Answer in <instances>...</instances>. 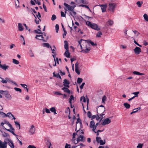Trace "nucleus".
Here are the masks:
<instances>
[{
  "label": "nucleus",
  "mask_w": 148,
  "mask_h": 148,
  "mask_svg": "<svg viewBox=\"0 0 148 148\" xmlns=\"http://www.w3.org/2000/svg\"><path fill=\"white\" fill-rule=\"evenodd\" d=\"M79 45L80 46L82 50L80 52L88 53L90 50V47H89V44H90L92 46H96L97 44L96 43H94L91 40H85L81 39L78 41Z\"/></svg>",
  "instance_id": "obj_1"
},
{
  "label": "nucleus",
  "mask_w": 148,
  "mask_h": 148,
  "mask_svg": "<svg viewBox=\"0 0 148 148\" xmlns=\"http://www.w3.org/2000/svg\"><path fill=\"white\" fill-rule=\"evenodd\" d=\"M86 23L87 26L94 29L97 30H99L100 29L98 27V25L95 23H92L88 21H86Z\"/></svg>",
  "instance_id": "obj_2"
},
{
  "label": "nucleus",
  "mask_w": 148,
  "mask_h": 148,
  "mask_svg": "<svg viewBox=\"0 0 148 148\" xmlns=\"http://www.w3.org/2000/svg\"><path fill=\"white\" fill-rule=\"evenodd\" d=\"M108 10L111 12H113L115 10L116 4L115 3H110L108 4Z\"/></svg>",
  "instance_id": "obj_3"
},
{
  "label": "nucleus",
  "mask_w": 148,
  "mask_h": 148,
  "mask_svg": "<svg viewBox=\"0 0 148 148\" xmlns=\"http://www.w3.org/2000/svg\"><path fill=\"white\" fill-rule=\"evenodd\" d=\"M36 130V128L33 125H32L29 128L28 132L30 135H33L34 134Z\"/></svg>",
  "instance_id": "obj_4"
},
{
  "label": "nucleus",
  "mask_w": 148,
  "mask_h": 148,
  "mask_svg": "<svg viewBox=\"0 0 148 148\" xmlns=\"http://www.w3.org/2000/svg\"><path fill=\"white\" fill-rule=\"evenodd\" d=\"M32 14L35 18V21L36 23V24H39V22L41 21V20L40 18L41 17L40 13L38 12L36 14H34L33 13Z\"/></svg>",
  "instance_id": "obj_5"
},
{
  "label": "nucleus",
  "mask_w": 148,
  "mask_h": 148,
  "mask_svg": "<svg viewBox=\"0 0 148 148\" xmlns=\"http://www.w3.org/2000/svg\"><path fill=\"white\" fill-rule=\"evenodd\" d=\"M96 140L97 143H99L101 145H103L106 143L105 140H104L103 141L100 137L97 136Z\"/></svg>",
  "instance_id": "obj_6"
},
{
  "label": "nucleus",
  "mask_w": 148,
  "mask_h": 148,
  "mask_svg": "<svg viewBox=\"0 0 148 148\" xmlns=\"http://www.w3.org/2000/svg\"><path fill=\"white\" fill-rule=\"evenodd\" d=\"M111 121L109 118H107L103 120L101 122V124L103 125H105L110 123Z\"/></svg>",
  "instance_id": "obj_7"
},
{
  "label": "nucleus",
  "mask_w": 148,
  "mask_h": 148,
  "mask_svg": "<svg viewBox=\"0 0 148 148\" xmlns=\"http://www.w3.org/2000/svg\"><path fill=\"white\" fill-rule=\"evenodd\" d=\"M7 143L9 146L11 148H14V146L13 141L11 140L10 138H8L7 140Z\"/></svg>",
  "instance_id": "obj_8"
},
{
  "label": "nucleus",
  "mask_w": 148,
  "mask_h": 148,
  "mask_svg": "<svg viewBox=\"0 0 148 148\" xmlns=\"http://www.w3.org/2000/svg\"><path fill=\"white\" fill-rule=\"evenodd\" d=\"M44 37L43 36V35L42 34L36 35L35 37V38L38 40H42L44 42H46V40L45 39Z\"/></svg>",
  "instance_id": "obj_9"
},
{
  "label": "nucleus",
  "mask_w": 148,
  "mask_h": 148,
  "mask_svg": "<svg viewBox=\"0 0 148 148\" xmlns=\"http://www.w3.org/2000/svg\"><path fill=\"white\" fill-rule=\"evenodd\" d=\"M64 6L67 8L69 12L73 10H74L75 7L69 5L66 3H64Z\"/></svg>",
  "instance_id": "obj_10"
},
{
  "label": "nucleus",
  "mask_w": 148,
  "mask_h": 148,
  "mask_svg": "<svg viewBox=\"0 0 148 148\" xmlns=\"http://www.w3.org/2000/svg\"><path fill=\"white\" fill-rule=\"evenodd\" d=\"M1 61L0 60V68L4 71H6L9 68L8 66L6 65L5 64H1Z\"/></svg>",
  "instance_id": "obj_11"
},
{
  "label": "nucleus",
  "mask_w": 148,
  "mask_h": 148,
  "mask_svg": "<svg viewBox=\"0 0 148 148\" xmlns=\"http://www.w3.org/2000/svg\"><path fill=\"white\" fill-rule=\"evenodd\" d=\"M7 142H3L0 140V148H7Z\"/></svg>",
  "instance_id": "obj_12"
},
{
  "label": "nucleus",
  "mask_w": 148,
  "mask_h": 148,
  "mask_svg": "<svg viewBox=\"0 0 148 148\" xmlns=\"http://www.w3.org/2000/svg\"><path fill=\"white\" fill-rule=\"evenodd\" d=\"M95 123L94 121H90V128H92V130L93 132H95V130L96 129V127H95Z\"/></svg>",
  "instance_id": "obj_13"
},
{
  "label": "nucleus",
  "mask_w": 148,
  "mask_h": 148,
  "mask_svg": "<svg viewBox=\"0 0 148 148\" xmlns=\"http://www.w3.org/2000/svg\"><path fill=\"white\" fill-rule=\"evenodd\" d=\"M76 128L79 125V129H80L82 128V122L81 121V120L79 118H78L77 119V122H76Z\"/></svg>",
  "instance_id": "obj_14"
},
{
  "label": "nucleus",
  "mask_w": 148,
  "mask_h": 148,
  "mask_svg": "<svg viewBox=\"0 0 148 148\" xmlns=\"http://www.w3.org/2000/svg\"><path fill=\"white\" fill-rule=\"evenodd\" d=\"M134 51L136 54H138L141 52V49L139 47H136L134 49Z\"/></svg>",
  "instance_id": "obj_15"
},
{
  "label": "nucleus",
  "mask_w": 148,
  "mask_h": 148,
  "mask_svg": "<svg viewBox=\"0 0 148 148\" xmlns=\"http://www.w3.org/2000/svg\"><path fill=\"white\" fill-rule=\"evenodd\" d=\"M6 117H8L9 118H11L12 119L15 120L16 118L14 117V115H13L11 112H9L6 114Z\"/></svg>",
  "instance_id": "obj_16"
},
{
  "label": "nucleus",
  "mask_w": 148,
  "mask_h": 148,
  "mask_svg": "<svg viewBox=\"0 0 148 148\" xmlns=\"http://www.w3.org/2000/svg\"><path fill=\"white\" fill-rule=\"evenodd\" d=\"M77 142L76 143H75V144H76L79 141H84V136L82 135H80L79 137H78L77 139Z\"/></svg>",
  "instance_id": "obj_17"
},
{
  "label": "nucleus",
  "mask_w": 148,
  "mask_h": 148,
  "mask_svg": "<svg viewBox=\"0 0 148 148\" xmlns=\"http://www.w3.org/2000/svg\"><path fill=\"white\" fill-rule=\"evenodd\" d=\"M63 84L64 86L67 88L69 87V82L66 79H64L63 81Z\"/></svg>",
  "instance_id": "obj_18"
},
{
  "label": "nucleus",
  "mask_w": 148,
  "mask_h": 148,
  "mask_svg": "<svg viewBox=\"0 0 148 148\" xmlns=\"http://www.w3.org/2000/svg\"><path fill=\"white\" fill-rule=\"evenodd\" d=\"M76 2L78 3H83L84 4L88 3V0H75Z\"/></svg>",
  "instance_id": "obj_19"
},
{
  "label": "nucleus",
  "mask_w": 148,
  "mask_h": 148,
  "mask_svg": "<svg viewBox=\"0 0 148 148\" xmlns=\"http://www.w3.org/2000/svg\"><path fill=\"white\" fill-rule=\"evenodd\" d=\"M0 79H1V82L3 84H6L8 82L10 81V79L7 77L6 78L5 80L1 77H0Z\"/></svg>",
  "instance_id": "obj_20"
},
{
  "label": "nucleus",
  "mask_w": 148,
  "mask_h": 148,
  "mask_svg": "<svg viewBox=\"0 0 148 148\" xmlns=\"http://www.w3.org/2000/svg\"><path fill=\"white\" fill-rule=\"evenodd\" d=\"M99 6L101 7L102 12H104L106 11V9L107 6L106 5H101Z\"/></svg>",
  "instance_id": "obj_21"
},
{
  "label": "nucleus",
  "mask_w": 148,
  "mask_h": 148,
  "mask_svg": "<svg viewBox=\"0 0 148 148\" xmlns=\"http://www.w3.org/2000/svg\"><path fill=\"white\" fill-rule=\"evenodd\" d=\"M4 122H5V124L7 125L10 127V129L13 130H14V129L12 127V125L9 122L5 120L4 121Z\"/></svg>",
  "instance_id": "obj_22"
},
{
  "label": "nucleus",
  "mask_w": 148,
  "mask_h": 148,
  "mask_svg": "<svg viewBox=\"0 0 148 148\" xmlns=\"http://www.w3.org/2000/svg\"><path fill=\"white\" fill-rule=\"evenodd\" d=\"M62 89L64 90V91L65 92L68 93H70V92L69 90L68 89V88L64 86V87L62 88Z\"/></svg>",
  "instance_id": "obj_23"
},
{
  "label": "nucleus",
  "mask_w": 148,
  "mask_h": 148,
  "mask_svg": "<svg viewBox=\"0 0 148 148\" xmlns=\"http://www.w3.org/2000/svg\"><path fill=\"white\" fill-rule=\"evenodd\" d=\"M64 56L67 58H69L70 57V53L69 51V50H66V51L64 53Z\"/></svg>",
  "instance_id": "obj_24"
},
{
  "label": "nucleus",
  "mask_w": 148,
  "mask_h": 148,
  "mask_svg": "<svg viewBox=\"0 0 148 148\" xmlns=\"http://www.w3.org/2000/svg\"><path fill=\"white\" fill-rule=\"evenodd\" d=\"M18 29L19 31H22L23 29L22 24L21 23H18Z\"/></svg>",
  "instance_id": "obj_25"
},
{
  "label": "nucleus",
  "mask_w": 148,
  "mask_h": 148,
  "mask_svg": "<svg viewBox=\"0 0 148 148\" xmlns=\"http://www.w3.org/2000/svg\"><path fill=\"white\" fill-rule=\"evenodd\" d=\"M107 24L108 26H111L113 24V21L111 20H109L107 22Z\"/></svg>",
  "instance_id": "obj_26"
},
{
  "label": "nucleus",
  "mask_w": 148,
  "mask_h": 148,
  "mask_svg": "<svg viewBox=\"0 0 148 148\" xmlns=\"http://www.w3.org/2000/svg\"><path fill=\"white\" fill-rule=\"evenodd\" d=\"M64 48L66 49V50H68L69 49V47H68V42L66 40H65L64 41Z\"/></svg>",
  "instance_id": "obj_27"
},
{
  "label": "nucleus",
  "mask_w": 148,
  "mask_h": 148,
  "mask_svg": "<svg viewBox=\"0 0 148 148\" xmlns=\"http://www.w3.org/2000/svg\"><path fill=\"white\" fill-rule=\"evenodd\" d=\"M5 97L7 99H9L10 100L12 98L10 94L9 93L8 91L5 95Z\"/></svg>",
  "instance_id": "obj_28"
},
{
  "label": "nucleus",
  "mask_w": 148,
  "mask_h": 148,
  "mask_svg": "<svg viewBox=\"0 0 148 148\" xmlns=\"http://www.w3.org/2000/svg\"><path fill=\"white\" fill-rule=\"evenodd\" d=\"M50 111L52 112L54 114H57L56 112V110L55 108L53 107L51 108L50 109Z\"/></svg>",
  "instance_id": "obj_29"
},
{
  "label": "nucleus",
  "mask_w": 148,
  "mask_h": 148,
  "mask_svg": "<svg viewBox=\"0 0 148 148\" xmlns=\"http://www.w3.org/2000/svg\"><path fill=\"white\" fill-rule=\"evenodd\" d=\"M42 45L44 47H46L47 48H49L50 47L49 44L47 43H44L42 44Z\"/></svg>",
  "instance_id": "obj_30"
},
{
  "label": "nucleus",
  "mask_w": 148,
  "mask_h": 148,
  "mask_svg": "<svg viewBox=\"0 0 148 148\" xmlns=\"http://www.w3.org/2000/svg\"><path fill=\"white\" fill-rule=\"evenodd\" d=\"M143 17L145 21H148V16L146 14H145L143 15Z\"/></svg>",
  "instance_id": "obj_31"
},
{
  "label": "nucleus",
  "mask_w": 148,
  "mask_h": 148,
  "mask_svg": "<svg viewBox=\"0 0 148 148\" xmlns=\"http://www.w3.org/2000/svg\"><path fill=\"white\" fill-rule=\"evenodd\" d=\"M8 91L7 90H0V93L1 94L5 95V94L8 92Z\"/></svg>",
  "instance_id": "obj_32"
},
{
  "label": "nucleus",
  "mask_w": 148,
  "mask_h": 148,
  "mask_svg": "<svg viewBox=\"0 0 148 148\" xmlns=\"http://www.w3.org/2000/svg\"><path fill=\"white\" fill-rule=\"evenodd\" d=\"M0 116L2 117H6V114L2 112H0Z\"/></svg>",
  "instance_id": "obj_33"
},
{
  "label": "nucleus",
  "mask_w": 148,
  "mask_h": 148,
  "mask_svg": "<svg viewBox=\"0 0 148 148\" xmlns=\"http://www.w3.org/2000/svg\"><path fill=\"white\" fill-rule=\"evenodd\" d=\"M29 55L31 57H34V54L31 49L29 50Z\"/></svg>",
  "instance_id": "obj_34"
},
{
  "label": "nucleus",
  "mask_w": 148,
  "mask_h": 148,
  "mask_svg": "<svg viewBox=\"0 0 148 148\" xmlns=\"http://www.w3.org/2000/svg\"><path fill=\"white\" fill-rule=\"evenodd\" d=\"M14 123L16 127L17 128H18V129L20 130V124L18 122L16 121H14Z\"/></svg>",
  "instance_id": "obj_35"
},
{
  "label": "nucleus",
  "mask_w": 148,
  "mask_h": 148,
  "mask_svg": "<svg viewBox=\"0 0 148 148\" xmlns=\"http://www.w3.org/2000/svg\"><path fill=\"white\" fill-rule=\"evenodd\" d=\"M123 105L127 109L129 108L130 107V105L127 103H125L123 104Z\"/></svg>",
  "instance_id": "obj_36"
},
{
  "label": "nucleus",
  "mask_w": 148,
  "mask_h": 148,
  "mask_svg": "<svg viewBox=\"0 0 148 148\" xmlns=\"http://www.w3.org/2000/svg\"><path fill=\"white\" fill-rule=\"evenodd\" d=\"M143 3V2L142 1H138L136 3V4L139 8H140L141 6Z\"/></svg>",
  "instance_id": "obj_37"
},
{
  "label": "nucleus",
  "mask_w": 148,
  "mask_h": 148,
  "mask_svg": "<svg viewBox=\"0 0 148 148\" xmlns=\"http://www.w3.org/2000/svg\"><path fill=\"white\" fill-rule=\"evenodd\" d=\"M80 101H82L84 103L86 101V98H85V97L84 96L80 98Z\"/></svg>",
  "instance_id": "obj_38"
},
{
  "label": "nucleus",
  "mask_w": 148,
  "mask_h": 148,
  "mask_svg": "<svg viewBox=\"0 0 148 148\" xmlns=\"http://www.w3.org/2000/svg\"><path fill=\"white\" fill-rule=\"evenodd\" d=\"M69 12L70 14L73 16H75L76 14V12H74L73 10L70 11Z\"/></svg>",
  "instance_id": "obj_39"
},
{
  "label": "nucleus",
  "mask_w": 148,
  "mask_h": 148,
  "mask_svg": "<svg viewBox=\"0 0 148 148\" xmlns=\"http://www.w3.org/2000/svg\"><path fill=\"white\" fill-rule=\"evenodd\" d=\"M34 32L38 34H41L42 33L41 30L40 29H38V30H35L34 31Z\"/></svg>",
  "instance_id": "obj_40"
},
{
  "label": "nucleus",
  "mask_w": 148,
  "mask_h": 148,
  "mask_svg": "<svg viewBox=\"0 0 148 148\" xmlns=\"http://www.w3.org/2000/svg\"><path fill=\"white\" fill-rule=\"evenodd\" d=\"M106 97L105 95L103 96L102 98V103H104L105 101H106Z\"/></svg>",
  "instance_id": "obj_41"
},
{
  "label": "nucleus",
  "mask_w": 148,
  "mask_h": 148,
  "mask_svg": "<svg viewBox=\"0 0 148 148\" xmlns=\"http://www.w3.org/2000/svg\"><path fill=\"white\" fill-rule=\"evenodd\" d=\"M12 62L13 63L16 64H18L19 63L18 60L14 59H12Z\"/></svg>",
  "instance_id": "obj_42"
},
{
  "label": "nucleus",
  "mask_w": 148,
  "mask_h": 148,
  "mask_svg": "<svg viewBox=\"0 0 148 148\" xmlns=\"http://www.w3.org/2000/svg\"><path fill=\"white\" fill-rule=\"evenodd\" d=\"M83 79L81 78L78 77L77 79V82L78 84L81 83Z\"/></svg>",
  "instance_id": "obj_43"
},
{
  "label": "nucleus",
  "mask_w": 148,
  "mask_h": 148,
  "mask_svg": "<svg viewBox=\"0 0 148 148\" xmlns=\"http://www.w3.org/2000/svg\"><path fill=\"white\" fill-rule=\"evenodd\" d=\"M53 74L54 76L56 77L57 78H59L60 79H61V77L59 73L55 74L54 73H53Z\"/></svg>",
  "instance_id": "obj_44"
},
{
  "label": "nucleus",
  "mask_w": 148,
  "mask_h": 148,
  "mask_svg": "<svg viewBox=\"0 0 148 148\" xmlns=\"http://www.w3.org/2000/svg\"><path fill=\"white\" fill-rule=\"evenodd\" d=\"M74 100V97L72 95H71L70 96V97L69 99V102L71 104V101L72 100Z\"/></svg>",
  "instance_id": "obj_45"
},
{
  "label": "nucleus",
  "mask_w": 148,
  "mask_h": 148,
  "mask_svg": "<svg viewBox=\"0 0 148 148\" xmlns=\"http://www.w3.org/2000/svg\"><path fill=\"white\" fill-rule=\"evenodd\" d=\"M55 28L56 32L58 33V30L59 28V26L58 24H56L55 26Z\"/></svg>",
  "instance_id": "obj_46"
},
{
  "label": "nucleus",
  "mask_w": 148,
  "mask_h": 148,
  "mask_svg": "<svg viewBox=\"0 0 148 148\" xmlns=\"http://www.w3.org/2000/svg\"><path fill=\"white\" fill-rule=\"evenodd\" d=\"M59 61H60V62H61V59H59V60H58V58H56V59H54L55 62H56V63L57 62L58 64H59Z\"/></svg>",
  "instance_id": "obj_47"
},
{
  "label": "nucleus",
  "mask_w": 148,
  "mask_h": 148,
  "mask_svg": "<svg viewBox=\"0 0 148 148\" xmlns=\"http://www.w3.org/2000/svg\"><path fill=\"white\" fill-rule=\"evenodd\" d=\"M79 68H75V72L77 73V74L78 75H79L80 74V71L79 69Z\"/></svg>",
  "instance_id": "obj_48"
},
{
  "label": "nucleus",
  "mask_w": 148,
  "mask_h": 148,
  "mask_svg": "<svg viewBox=\"0 0 148 148\" xmlns=\"http://www.w3.org/2000/svg\"><path fill=\"white\" fill-rule=\"evenodd\" d=\"M14 89L16 91H18L20 92H22L20 88H18L15 87V88H14Z\"/></svg>",
  "instance_id": "obj_49"
},
{
  "label": "nucleus",
  "mask_w": 148,
  "mask_h": 148,
  "mask_svg": "<svg viewBox=\"0 0 148 148\" xmlns=\"http://www.w3.org/2000/svg\"><path fill=\"white\" fill-rule=\"evenodd\" d=\"M56 16L54 14H53L52 16V17L51 18V20L52 21H54L55 20H56Z\"/></svg>",
  "instance_id": "obj_50"
},
{
  "label": "nucleus",
  "mask_w": 148,
  "mask_h": 148,
  "mask_svg": "<svg viewBox=\"0 0 148 148\" xmlns=\"http://www.w3.org/2000/svg\"><path fill=\"white\" fill-rule=\"evenodd\" d=\"M139 93V92H134L132 93V94H134L135 95V96L134 97H138V95Z\"/></svg>",
  "instance_id": "obj_51"
},
{
  "label": "nucleus",
  "mask_w": 148,
  "mask_h": 148,
  "mask_svg": "<svg viewBox=\"0 0 148 148\" xmlns=\"http://www.w3.org/2000/svg\"><path fill=\"white\" fill-rule=\"evenodd\" d=\"M53 93L54 94H55L56 95H63V94H62L59 92H57V91L54 92H53Z\"/></svg>",
  "instance_id": "obj_52"
},
{
  "label": "nucleus",
  "mask_w": 148,
  "mask_h": 148,
  "mask_svg": "<svg viewBox=\"0 0 148 148\" xmlns=\"http://www.w3.org/2000/svg\"><path fill=\"white\" fill-rule=\"evenodd\" d=\"M102 35V33L101 32H99L97 34L96 36L98 37H100Z\"/></svg>",
  "instance_id": "obj_53"
},
{
  "label": "nucleus",
  "mask_w": 148,
  "mask_h": 148,
  "mask_svg": "<svg viewBox=\"0 0 148 148\" xmlns=\"http://www.w3.org/2000/svg\"><path fill=\"white\" fill-rule=\"evenodd\" d=\"M41 34H42V35H43V36L44 37H46V39L45 40H46V41L47 40L48 38V37L47 36H46V34L44 33V32H43V33H42H42H41Z\"/></svg>",
  "instance_id": "obj_54"
},
{
  "label": "nucleus",
  "mask_w": 148,
  "mask_h": 148,
  "mask_svg": "<svg viewBox=\"0 0 148 148\" xmlns=\"http://www.w3.org/2000/svg\"><path fill=\"white\" fill-rule=\"evenodd\" d=\"M80 5V6L82 7H85V8H86L88 9H89V10H90L89 7H88V5H83V4H81V5Z\"/></svg>",
  "instance_id": "obj_55"
},
{
  "label": "nucleus",
  "mask_w": 148,
  "mask_h": 148,
  "mask_svg": "<svg viewBox=\"0 0 148 148\" xmlns=\"http://www.w3.org/2000/svg\"><path fill=\"white\" fill-rule=\"evenodd\" d=\"M87 115H88V116L89 118H91L92 115H91V114L90 112V111L88 112V113H87Z\"/></svg>",
  "instance_id": "obj_56"
},
{
  "label": "nucleus",
  "mask_w": 148,
  "mask_h": 148,
  "mask_svg": "<svg viewBox=\"0 0 148 148\" xmlns=\"http://www.w3.org/2000/svg\"><path fill=\"white\" fill-rule=\"evenodd\" d=\"M143 145V144L139 143L137 146V147L138 148H142Z\"/></svg>",
  "instance_id": "obj_57"
},
{
  "label": "nucleus",
  "mask_w": 148,
  "mask_h": 148,
  "mask_svg": "<svg viewBox=\"0 0 148 148\" xmlns=\"http://www.w3.org/2000/svg\"><path fill=\"white\" fill-rule=\"evenodd\" d=\"M104 115V114H103L102 113L101 114H99V116L100 117V118H101V119L100 120V121L103 118V116Z\"/></svg>",
  "instance_id": "obj_58"
},
{
  "label": "nucleus",
  "mask_w": 148,
  "mask_h": 148,
  "mask_svg": "<svg viewBox=\"0 0 148 148\" xmlns=\"http://www.w3.org/2000/svg\"><path fill=\"white\" fill-rule=\"evenodd\" d=\"M61 16L62 17H65L66 16V14L63 12L61 11Z\"/></svg>",
  "instance_id": "obj_59"
},
{
  "label": "nucleus",
  "mask_w": 148,
  "mask_h": 148,
  "mask_svg": "<svg viewBox=\"0 0 148 148\" xmlns=\"http://www.w3.org/2000/svg\"><path fill=\"white\" fill-rule=\"evenodd\" d=\"M2 135L4 137H7L8 136V135L5 132H4L2 134Z\"/></svg>",
  "instance_id": "obj_60"
},
{
  "label": "nucleus",
  "mask_w": 148,
  "mask_h": 148,
  "mask_svg": "<svg viewBox=\"0 0 148 148\" xmlns=\"http://www.w3.org/2000/svg\"><path fill=\"white\" fill-rule=\"evenodd\" d=\"M0 23H5V20L3 19H2L0 18Z\"/></svg>",
  "instance_id": "obj_61"
},
{
  "label": "nucleus",
  "mask_w": 148,
  "mask_h": 148,
  "mask_svg": "<svg viewBox=\"0 0 148 148\" xmlns=\"http://www.w3.org/2000/svg\"><path fill=\"white\" fill-rule=\"evenodd\" d=\"M27 148H36L33 145H29L27 147Z\"/></svg>",
  "instance_id": "obj_62"
},
{
  "label": "nucleus",
  "mask_w": 148,
  "mask_h": 148,
  "mask_svg": "<svg viewBox=\"0 0 148 148\" xmlns=\"http://www.w3.org/2000/svg\"><path fill=\"white\" fill-rule=\"evenodd\" d=\"M71 147V145H69L67 144V143H66V144L65 148H70Z\"/></svg>",
  "instance_id": "obj_63"
},
{
  "label": "nucleus",
  "mask_w": 148,
  "mask_h": 148,
  "mask_svg": "<svg viewBox=\"0 0 148 148\" xmlns=\"http://www.w3.org/2000/svg\"><path fill=\"white\" fill-rule=\"evenodd\" d=\"M21 85L22 87H23V88H27V86L25 84H21Z\"/></svg>",
  "instance_id": "obj_64"
}]
</instances>
